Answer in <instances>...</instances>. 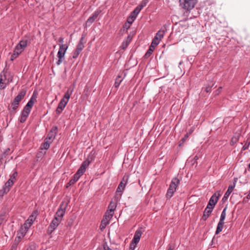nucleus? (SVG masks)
Listing matches in <instances>:
<instances>
[{
  "mask_svg": "<svg viewBox=\"0 0 250 250\" xmlns=\"http://www.w3.org/2000/svg\"><path fill=\"white\" fill-rule=\"evenodd\" d=\"M78 56V45L77 46V47L75 49V53H74V54L73 56V58H77Z\"/></svg>",
  "mask_w": 250,
  "mask_h": 250,
  "instance_id": "nucleus-40",
  "label": "nucleus"
},
{
  "mask_svg": "<svg viewBox=\"0 0 250 250\" xmlns=\"http://www.w3.org/2000/svg\"><path fill=\"white\" fill-rule=\"evenodd\" d=\"M117 207L116 201H111L108 206V210L106 212L105 217L107 216L109 218H111L113 215V211L115 210Z\"/></svg>",
  "mask_w": 250,
  "mask_h": 250,
  "instance_id": "nucleus-6",
  "label": "nucleus"
},
{
  "mask_svg": "<svg viewBox=\"0 0 250 250\" xmlns=\"http://www.w3.org/2000/svg\"><path fill=\"white\" fill-rule=\"evenodd\" d=\"M25 48H24L20 42L16 45L13 54L11 56V60H13L16 59L22 52H23Z\"/></svg>",
  "mask_w": 250,
  "mask_h": 250,
  "instance_id": "nucleus-5",
  "label": "nucleus"
},
{
  "mask_svg": "<svg viewBox=\"0 0 250 250\" xmlns=\"http://www.w3.org/2000/svg\"><path fill=\"white\" fill-rule=\"evenodd\" d=\"M249 167L250 168V163L249 164Z\"/></svg>",
  "mask_w": 250,
  "mask_h": 250,
  "instance_id": "nucleus-59",
  "label": "nucleus"
},
{
  "mask_svg": "<svg viewBox=\"0 0 250 250\" xmlns=\"http://www.w3.org/2000/svg\"><path fill=\"white\" fill-rule=\"evenodd\" d=\"M235 184H236V183L235 182L233 184V185H230L229 186L228 189L227 191L226 192V193L224 196L223 199L228 198L229 197V195L230 194V193L233 190L234 188H235Z\"/></svg>",
  "mask_w": 250,
  "mask_h": 250,
  "instance_id": "nucleus-22",
  "label": "nucleus"
},
{
  "mask_svg": "<svg viewBox=\"0 0 250 250\" xmlns=\"http://www.w3.org/2000/svg\"><path fill=\"white\" fill-rule=\"evenodd\" d=\"M68 202L67 201H64L62 202L60 205L59 208L57 211L55 218L59 219L60 220H62V218L63 216L65 211V209L67 207Z\"/></svg>",
  "mask_w": 250,
  "mask_h": 250,
  "instance_id": "nucleus-4",
  "label": "nucleus"
},
{
  "mask_svg": "<svg viewBox=\"0 0 250 250\" xmlns=\"http://www.w3.org/2000/svg\"><path fill=\"white\" fill-rule=\"evenodd\" d=\"M38 215L37 210H34L32 214L29 216L28 219L25 221L26 223H28L29 224L32 225L34 220L36 219V217Z\"/></svg>",
  "mask_w": 250,
  "mask_h": 250,
  "instance_id": "nucleus-19",
  "label": "nucleus"
},
{
  "mask_svg": "<svg viewBox=\"0 0 250 250\" xmlns=\"http://www.w3.org/2000/svg\"><path fill=\"white\" fill-rule=\"evenodd\" d=\"M195 159H197V156H195Z\"/></svg>",
  "mask_w": 250,
  "mask_h": 250,
  "instance_id": "nucleus-57",
  "label": "nucleus"
},
{
  "mask_svg": "<svg viewBox=\"0 0 250 250\" xmlns=\"http://www.w3.org/2000/svg\"><path fill=\"white\" fill-rule=\"evenodd\" d=\"M123 81V78H122L121 76H118L115 80V83L114 85L116 87H118L119 86L121 83Z\"/></svg>",
  "mask_w": 250,
  "mask_h": 250,
  "instance_id": "nucleus-33",
  "label": "nucleus"
},
{
  "mask_svg": "<svg viewBox=\"0 0 250 250\" xmlns=\"http://www.w3.org/2000/svg\"><path fill=\"white\" fill-rule=\"evenodd\" d=\"M159 42L160 41L157 39V37H154L152 41L150 46L152 48H155Z\"/></svg>",
  "mask_w": 250,
  "mask_h": 250,
  "instance_id": "nucleus-34",
  "label": "nucleus"
},
{
  "mask_svg": "<svg viewBox=\"0 0 250 250\" xmlns=\"http://www.w3.org/2000/svg\"><path fill=\"white\" fill-rule=\"evenodd\" d=\"M195 159H197V156H195Z\"/></svg>",
  "mask_w": 250,
  "mask_h": 250,
  "instance_id": "nucleus-58",
  "label": "nucleus"
},
{
  "mask_svg": "<svg viewBox=\"0 0 250 250\" xmlns=\"http://www.w3.org/2000/svg\"><path fill=\"white\" fill-rule=\"evenodd\" d=\"M141 9L137 6L133 12L131 13L130 16L127 19V21L129 23H132L135 20L137 15L140 13Z\"/></svg>",
  "mask_w": 250,
  "mask_h": 250,
  "instance_id": "nucleus-10",
  "label": "nucleus"
},
{
  "mask_svg": "<svg viewBox=\"0 0 250 250\" xmlns=\"http://www.w3.org/2000/svg\"><path fill=\"white\" fill-rule=\"evenodd\" d=\"M26 93V91L25 90H22L15 98L12 103H15V104H17L19 105L20 102L25 96Z\"/></svg>",
  "mask_w": 250,
  "mask_h": 250,
  "instance_id": "nucleus-15",
  "label": "nucleus"
},
{
  "mask_svg": "<svg viewBox=\"0 0 250 250\" xmlns=\"http://www.w3.org/2000/svg\"><path fill=\"white\" fill-rule=\"evenodd\" d=\"M14 184L11 182V180H8L4 184L2 188L0 190V193L1 195L7 193L10 189L11 187Z\"/></svg>",
  "mask_w": 250,
  "mask_h": 250,
  "instance_id": "nucleus-12",
  "label": "nucleus"
},
{
  "mask_svg": "<svg viewBox=\"0 0 250 250\" xmlns=\"http://www.w3.org/2000/svg\"><path fill=\"white\" fill-rule=\"evenodd\" d=\"M155 48H152L151 46H149V49L147 51V52L145 54L144 57L145 59H147L150 56L153 52Z\"/></svg>",
  "mask_w": 250,
  "mask_h": 250,
  "instance_id": "nucleus-29",
  "label": "nucleus"
},
{
  "mask_svg": "<svg viewBox=\"0 0 250 250\" xmlns=\"http://www.w3.org/2000/svg\"><path fill=\"white\" fill-rule=\"evenodd\" d=\"M78 180V170H77L74 176V178L72 179H71L69 183L67 184V185L66 186V188H68V186L73 185L77 180Z\"/></svg>",
  "mask_w": 250,
  "mask_h": 250,
  "instance_id": "nucleus-23",
  "label": "nucleus"
},
{
  "mask_svg": "<svg viewBox=\"0 0 250 250\" xmlns=\"http://www.w3.org/2000/svg\"><path fill=\"white\" fill-rule=\"evenodd\" d=\"M224 222H221L219 221V223H218L217 227L216 228V230L215 231V234H218L221 231H222L223 227H224Z\"/></svg>",
  "mask_w": 250,
  "mask_h": 250,
  "instance_id": "nucleus-24",
  "label": "nucleus"
},
{
  "mask_svg": "<svg viewBox=\"0 0 250 250\" xmlns=\"http://www.w3.org/2000/svg\"><path fill=\"white\" fill-rule=\"evenodd\" d=\"M130 21H131V19H130V20H129Z\"/></svg>",
  "mask_w": 250,
  "mask_h": 250,
  "instance_id": "nucleus-61",
  "label": "nucleus"
},
{
  "mask_svg": "<svg viewBox=\"0 0 250 250\" xmlns=\"http://www.w3.org/2000/svg\"><path fill=\"white\" fill-rule=\"evenodd\" d=\"M90 161L88 160H86L83 162L79 168V177L84 173L86 168L88 167Z\"/></svg>",
  "mask_w": 250,
  "mask_h": 250,
  "instance_id": "nucleus-13",
  "label": "nucleus"
},
{
  "mask_svg": "<svg viewBox=\"0 0 250 250\" xmlns=\"http://www.w3.org/2000/svg\"><path fill=\"white\" fill-rule=\"evenodd\" d=\"M197 2V0H179L180 6L184 9L189 11Z\"/></svg>",
  "mask_w": 250,
  "mask_h": 250,
  "instance_id": "nucleus-3",
  "label": "nucleus"
},
{
  "mask_svg": "<svg viewBox=\"0 0 250 250\" xmlns=\"http://www.w3.org/2000/svg\"><path fill=\"white\" fill-rule=\"evenodd\" d=\"M26 250H35L34 248L32 247H29Z\"/></svg>",
  "mask_w": 250,
  "mask_h": 250,
  "instance_id": "nucleus-54",
  "label": "nucleus"
},
{
  "mask_svg": "<svg viewBox=\"0 0 250 250\" xmlns=\"http://www.w3.org/2000/svg\"><path fill=\"white\" fill-rule=\"evenodd\" d=\"M4 221V218L3 216H0V226L1 225V224L2 223V222H3Z\"/></svg>",
  "mask_w": 250,
  "mask_h": 250,
  "instance_id": "nucleus-49",
  "label": "nucleus"
},
{
  "mask_svg": "<svg viewBox=\"0 0 250 250\" xmlns=\"http://www.w3.org/2000/svg\"><path fill=\"white\" fill-rule=\"evenodd\" d=\"M211 87H212V86H210L207 87L205 89L206 92L207 93L210 92L211 90Z\"/></svg>",
  "mask_w": 250,
  "mask_h": 250,
  "instance_id": "nucleus-41",
  "label": "nucleus"
},
{
  "mask_svg": "<svg viewBox=\"0 0 250 250\" xmlns=\"http://www.w3.org/2000/svg\"><path fill=\"white\" fill-rule=\"evenodd\" d=\"M83 47V45L82 44H81V43L79 42V51L82 50Z\"/></svg>",
  "mask_w": 250,
  "mask_h": 250,
  "instance_id": "nucleus-50",
  "label": "nucleus"
},
{
  "mask_svg": "<svg viewBox=\"0 0 250 250\" xmlns=\"http://www.w3.org/2000/svg\"><path fill=\"white\" fill-rule=\"evenodd\" d=\"M60 48L58 52L57 57H60L61 58H63L65 53L66 50L67 48L66 44H59Z\"/></svg>",
  "mask_w": 250,
  "mask_h": 250,
  "instance_id": "nucleus-16",
  "label": "nucleus"
},
{
  "mask_svg": "<svg viewBox=\"0 0 250 250\" xmlns=\"http://www.w3.org/2000/svg\"><path fill=\"white\" fill-rule=\"evenodd\" d=\"M35 99H34L33 97H31L27 104L24 107V108L21 112L20 119L21 123H23L26 121L31 111V108L35 103Z\"/></svg>",
  "mask_w": 250,
  "mask_h": 250,
  "instance_id": "nucleus-1",
  "label": "nucleus"
},
{
  "mask_svg": "<svg viewBox=\"0 0 250 250\" xmlns=\"http://www.w3.org/2000/svg\"><path fill=\"white\" fill-rule=\"evenodd\" d=\"M104 221V220H103V221H102V224L103 223Z\"/></svg>",
  "mask_w": 250,
  "mask_h": 250,
  "instance_id": "nucleus-60",
  "label": "nucleus"
},
{
  "mask_svg": "<svg viewBox=\"0 0 250 250\" xmlns=\"http://www.w3.org/2000/svg\"><path fill=\"white\" fill-rule=\"evenodd\" d=\"M31 226L30 224H28V223H26V222L24 223L23 225L21 227H22L23 229H25L26 230L28 231L29 228Z\"/></svg>",
  "mask_w": 250,
  "mask_h": 250,
  "instance_id": "nucleus-38",
  "label": "nucleus"
},
{
  "mask_svg": "<svg viewBox=\"0 0 250 250\" xmlns=\"http://www.w3.org/2000/svg\"><path fill=\"white\" fill-rule=\"evenodd\" d=\"M148 2V0H143L138 6L142 10Z\"/></svg>",
  "mask_w": 250,
  "mask_h": 250,
  "instance_id": "nucleus-35",
  "label": "nucleus"
},
{
  "mask_svg": "<svg viewBox=\"0 0 250 250\" xmlns=\"http://www.w3.org/2000/svg\"><path fill=\"white\" fill-rule=\"evenodd\" d=\"M50 144L51 141L44 140V143L42 144L41 147V149H48L50 146Z\"/></svg>",
  "mask_w": 250,
  "mask_h": 250,
  "instance_id": "nucleus-30",
  "label": "nucleus"
},
{
  "mask_svg": "<svg viewBox=\"0 0 250 250\" xmlns=\"http://www.w3.org/2000/svg\"><path fill=\"white\" fill-rule=\"evenodd\" d=\"M66 104L67 103L66 102L64 101V99H62L60 102L59 103L58 107L56 109V113L58 114H60L65 107Z\"/></svg>",
  "mask_w": 250,
  "mask_h": 250,
  "instance_id": "nucleus-18",
  "label": "nucleus"
},
{
  "mask_svg": "<svg viewBox=\"0 0 250 250\" xmlns=\"http://www.w3.org/2000/svg\"><path fill=\"white\" fill-rule=\"evenodd\" d=\"M59 42L60 43V44H63V39L62 37H60L59 39Z\"/></svg>",
  "mask_w": 250,
  "mask_h": 250,
  "instance_id": "nucleus-46",
  "label": "nucleus"
},
{
  "mask_svg": "<svg viewBox=\"0 0 250 250\" xmlns=\"http://www.w3.org/2000/svg\"><path fill=\"white\" fill-rule=\"evenodd\" d=\"M222 88V87H219L218 88V89L216 91V94H218L220 92Z\"/></svg>",
  "mask_w": 250,
  "mask_h": 250,
  "instance_id": "nucleus-48",
  "label": "nucleus"
},
{
  "mask_svg": "<svg viewBox=\"0 0 250 250\" xmlns=\"http://www.w3.org/2000/svg\"><path fill=\"white\" fill-rule=\"evenodd\" d=\"M247 198H250V192H249V194L248 195Z\"/></svg>",
  "mask_w": 250,
  "mask_h": 250,
  "instance_id": "nucleus-56",
  "label": "nucleus"
},
{
  "mask_svg": "<svg viewBox=\"0 0 250 250\" xmlns=\"http://www.w3.org/2000/svg\"><path fill=\"white\" fill-rule=\"evenodd\" d=\"M167 250H173V248L172 249V248H171V246H170V247H169V249H168Z\"/></svg>",
  "mask_w": 250,
  "mask_h": 250,
  "instance_id": "nucleus-55",
  "label": "nucleus"
},
{
  "mask_svg": "<svg viewBox=\"0 0 250 250\" xmlns=\"http://www.w3.org/2000/svg\"><path fill=\"white\" fill-rule=\"evenodd\" d=\"M136 244L131 242L129 250H134L136 248Z\"/></svg>",
  "mask_w": 250,
  "mask_h": 250,
  "instance_id": "nucleus-39",
  "label": "nucleus"
},
{
  "mask_svg": "<svg viewBox=\"0 0 250 250\" xmlns=\"http://www.w3.org/2000/svg\"><path fill=\"white\" fill-rule=\"evenodd\" d=\"M18 175V173L16 171H15L13 173L10 175V178L8 180H11L12 183H14L16 181V178Z\"/></svg>",
  "mask_w": 250,
  "mask_h": 250,
  "instance_id": "nucleus-31",
  "label": "nucleus"
},
{
  "mask_svg": "<svg viewBox=\"0 0 250 250\" xmlns=\"http://www.w3.org/2000/svg\"><path fill=\"white\" fill-rule=\"evenodd\" d=\"M130 41L131 38L129 36H128L127 38L125 41H124V42L122 43V48L124 49H125L129 45Z\"/></svg>",
  "mask_w": 250,
  "mask_h": 250,
  "instance_id": "nucleus-25",
  "label": "nucleus"
},
{
  "mask_svg": "<svg viewBox=\"0 0 250 250\" xmlns=\"http://www.w3.org/2000/svg\"><path fill=\"white\" fill-rule=\"evenodd\" d=\"M130 23H129V22L128 23H125L124 25V28H125L126 29H128L129 28V24Z\"/></svg>",
  "mask_w": 250,
  "mask_h": 250,
  "instance_id": "nucleus-45",
  "label": "nucleus"
},
{
  "mask_svg": "<svg viewBox=\"0 0 250 250\" xmlns=\"http://www.w3.org/2000/svg\"><path fill=\"white\" fill-rule=\"evenodd\" d=\"M28 42V41L27 40H26V39L21 40L20 42V43H21V44H22V45L24 48H26L27 47Z\"/></svg>",
  "mask_w": 250,
  "mask_h": 250,
  "instance_id": "nucleus-37",
  "label": "nucleus"
},
{
  "mask_svg": "<svg viewBox=\"0 0 250 250\" xmlns=\"http://www.w3.org/2000/svg\"><path fill=\"white\" fill-rule=\"evenodd\" d=\"M10 151V148H7L5 150V151L4 152V154L6 155H8L9 153V151Z\"/></svg>",
  "mask_w": 250,
  "mask_h": 250,
  "instance_id": "nucleus-47",
  "label": "nucleus"
},
{
  "mask_svg": "<svg viewBox=\"0 0 250 250\" xmlns=\"http://www.w3.org/2000/svg\"><path fill=\"white\" fill-rule=\"evenodd\" d=\"M8 83L9 81L6 79L5 73L2 72L0 74V90L4 89Z\"/></svg>",
  "mask_w": 250,
  "mask_h": 250,
  "instance_id": "nucleus-9",
  "label": "nucleus"
},
{
  "mask_svg": "<svg viewBox=\"0 0 250 250\" xmlns=\"http://www.w3.org/2000/svg\"><path fill=\"white\" fill-rule=\"evenodd\" d=\"M57 130V127L56 126L54 127L50 131L47 135L46 138L45 139L49 141H51V143L55 138Z\"/></svg>",
  "mask_w": 250,
  "mask_h": 250,
  "instance_id": "nucleus-17",
  "label": "nucleus"
},
{
  "mask_svg": "<svg viewBox=\"0 0 250 250\" xmlns=\"http://www.w3.org/2000/svg\"><path fill=\"white\" fill-rule=\"evenodd\" d=\"M58 57L59 58V60L57 62V65H60L62 62V59L63 58H61L60 57Z\"/></svg>",
  "mask_w": 250,
  "mask_h": 250,
  "instance_id": "nucleus-43",
  "label": "nucleus"
},
{
  "mask_svg": "<svg viewBox=\"0 0 250 250\" xmlns=\"http://www.w3.org/2000/svg\"><path fill=\"white\" fill-rule=\"evenodd\" d=\"M128 180V176H124L121 181V182L120 183L117 190H116V193L118 194L119 192H122L123 190L125 189V185L127 183Z\"/></svg>",
  "mask_w": 250,
  "mask_h": 250,
  "instance_id": "nucleus-11",
  "label": "nucleus"
},
{
  "mask_svg": "<svg viewBox=\"0 0 250 250\" xmlns=\"http://www.w3.org/2000/svg\"><path fill=\"white\" fill-rule=\"evenodd\" d=\"M70 89H69L67 92L65 94L63 98L62 99H64V101L67 103L68 100L70 97Z\"/></svg>",
  "mask_w": 250,
  "mask_h": 250,
  "instance_id": "nucleus-36",
  "label": "nucleus"
},
{
  "mask_svg": "<svg viewBox=\"0 0 250 250\" xmlns=\"http://www.w3.org/2000/svg\"><path fill=\"white\" fill-rule=\"evenodd\" d=\"M193 131V128H190L188 130V132L187 133H188V134H191L192 133Z\"/></svg>",
  "mask_w": 250,
  "mask_h": 250,
  "instance_id": "nucleus-52",
  "label": "nucleus"
},
{
  "mask_svg": "<svg viewBox=\"0 0 250 250\" xmlns=\"http://www.w3.org/2000/svg\"><path fill=\"white\" fill-rule=\"evenodd\" d=\"M142 234V231L141 229H137L135 232L131 242L137 244L140 241Z\"/></svg>",
  "mask_w": 250,
  "mask_h": 250,
  "instance_id": "nucleus-14",
  "label": "nucleus"
},
{
  "mask_svg": "<svg viewBox=\"0 0 250 250\" xmlns=\"http://www.w3.org/2000/svg\"><path fill=\"white\" fill-rule=\"evenodd\" d=\"M249 145L247 146L246 144H245L242 147V149L245 150L247 149Z\"/></svg>",
  "mask_w": 250,
  "mask_h": 250,
  "instance_id": "nucleus-51",
  "label": "nucleus"
},
{
  "mask_svg": "<svg viewBox=\"0 0 250 250\" xmlns=\"http://www.w3.org/2000/svg\"><path fill=\"white\" fill-rule=\"evenodd\" d=\"M84 37H85V35H82V38H81V42H83V40H84Z\"/></svg>",
  "mask_w": 250,
  "mask_h": 250,
  "instance_id": "nucleus-53",
  "label": "nucleus"
},
{
  "mask_svg": "<svg viewBox=\"0 0 250 250\" xmlns=\"http://www.w3.org/2000/svg\"><path fill=\"white\" fill-rule=\"evenodd\" d=\"M188 137V133H187V134L185 135L184 137L183 138H182V141L183 142H184L187 140V139Z\"/></svg>",
  "mask_w": 250,
  "mask_h": 250,
  "instance_id": "nucleus-44",
  "label": "nucleus"
},
{
  "mask_svg": "<svg viewBox=\"0 0 250 250\" xmlns=\"http://www.w3.org/2000/svg\"><path fill=\"white\" fill-rule=\"evenodd\" d=\"M104 250H112L107 246L106 244L104 245Z\"/></svg>",
  "mask_w": 250,
  "mask_h": 250,
  "instance_id": "nucleus-42",
  "label": "nucleus"
},
{
  "mask_svg": "<svg viewBox=\"0 0 250 250\" xmlns=\"http://www.w3.org/2000/svg\"><path fill=\"white\" fill-rule=\"evenodd\" d=\"M61 220H60L59 219H57V218L54 217L48 228V233L50 234L58 226Z\"/></svg>",
  "mask_w": 250,
  "mask_h": 250,
  "instance_id": "nucleus-7",
  "label": "nucleus"
},
{
  "mask_svg": "<svg viewBox=\"0 0 250 250\" xmlns=\"http://www.w3.org/2000/svg\"><path fill=\"white\" fill-rule=\"evenodd\" d=\"M18 104H15V103H11V108H9V110H10V113L14 114L16 112V110L18 107Z\"/></svg>",
  "mask_w": 250,
  "mask_h": 250,
  "instance_id": "nucleus-27",
  "label": "nucleus"
},
{
  "mask_svg": "<svg viewBox=\"0 0 250 250\" xmlns=\"http://www.w3.org/2000/svg\"><path fill=\"white\" fill-rule=\"evenodd\" d=\"M212 210L213 209L210 208L209 207H207L204 211V213H203V216L202 217V219L203 220L206 221L208 219V218Z\"/></svg>",
  "mask_w": 250,
  "mask_h": 250,
  "instance_id": "nucleus-20",
  "label": "nucleus"
},
{
  "mask_svg": "<svg viewBox=\"0 0 250 250\" xmlns=\"http://www.w3.org/2000/svg\"><path fill=\"white\" fill-rule=\"evenodd\" d=\"M27 231V230L21 227L18 233V238L21 239V238L25 236Z\"/></svg>",
  "mask_w": 250,
  "mask_h": 250,
  "instance_id": "nucleus-26",
  "label": "nucleus"
},
{
  "mask_svg": "<svg viewBox=\"0 0 250 250\" xmlns=\"http://www.w3.org/2000/svg\"><path fill=\"white\" fill-rule=\"evenodd\" d=\"M165 32L164 30H160L156 34V35L154 37H157V39H158L159 41H160L163 38Z\"/></svg>",
  "mask_w": 250,
  "mask_h": 250,
  "instance_id": "nucleus-28",
  "label": "nucleus"
},
{
  "mask_svg": "<svg viewBox=\"0 0 250 250\" xmlns=\"http://www.w3.org/2000/svg\"><path fill=\"white\" fill-rule=\"evenodd\" d=\"M180 180L177 178H173L172 179L166 194V197L167 199H170L173 196L174 193L176 191L177 187L180 184Z\"/></svg>",
  "mask_w": 250,
  "mask_h": 250,
  "instance_id": "nucleus-2",
  "label": "nucleus"
},
{
  "mask_svg": "<svg viewBox=\"0 0 250 250\" xmlns=\"http://www.w3.org/2000/svg\"><path fill=\"white\" fill-rule=\"evenodd\" d=\"M226 209H227V207H225L222 213H221V216H220V221H221V222H224V220L225 219V218H226Z\"/></svg>",
  "mask_w": 250,
  "mask_h": 250,
  "instance_id": "nucleus-32",
  "label": "nucleus"
},
{
  "mask_svg": "<svg viewBox=\"0 0 250 250\" xmlns=\"http://www.w3.org/2000/svg\"><path fill=\"white\" fill-rule=\"evenodd\" d=\"M219 195V194H218V196L216 195V193L213 194L210 198L207 207H209L213 209L218 200Z\"/></svg>",
  "mask_w": 250,
  "mask_h": 250,
  "instance_id": "nucleus-8",
  "label": "nucleus"
},
{
  "mask_svg": "<svg viewBox=\"0 0 250 250\" xmlns=\"http://www.w3.org/2000/svg\"><path fill=\"white\" fill-rule=\"evenodd\" d=\"M100 11H96L94 12L91 16H90L87 21V23H92L97 18Z\"/></svg>",
  "mask_w": 250,
  "mask_h": 250,
  "instance_id": "nucleus-21",
  "label": "nucleus"
}]
</instances>
